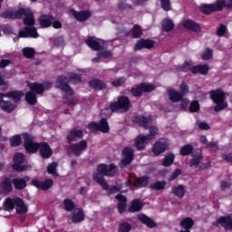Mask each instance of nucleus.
<instances>
[{"instance_id":"obj_24","label":"nucleus","mask_w":232,"mask_h":232,"mask_svg":"<svg viewBox=\"0 0 232 232\" xmlns=\"http://www.w3.org/2000/svg\"><path fill=\"white\" fill-rule=\"evenodd\" d=\"M135 148L138 151H142L146 149V144L150 139L146 135L140 134L135 138Z\"/></svg>"},{"instance_id":"obj_40","label":"nucleus","mask_w":232,"mask_h":232,"mask_svg":"<svg viewBox=\"0 0 232 232\" xmlns=\"http://www.w3.org/2000/svg\"><path fill=\"white\" fill-rule=\"evenodd\" d=\"M27 86L30 88L31 92L34 93H36L37 95H41L42 93H44V85L43 83L39 82H30L27 84Z\"/></svg>"},{"instance_id":"obj_53","label":"nucleus","mask_w":232,"mask_h":232,"mask_svg":"<svg viewBox=\"0 0 232 232\" xmlns=\"http://www.w3.org/2000/svg\"><path fill=\"white\" fill-rule=\"evenodd\" d=\"M10 144L13 148H15L17 146H21L23 144V138H21V135H14L10 139Z\"/></svg>"},{"instance_id":"obj_12","label":"nucleus","mask_w":232,"mask_h":232,"mask_svg":"<svg viewBox=\"0 0 232 232\" xmlns=\"http://www.w3.org/2000/svg\"><path fill=\"white\" fill-rule=\"evenodd\" d=\"M70 14L78 21V23H86L90 17H92V11L90 10H81L77 11L74 8L70 9Z\"/></svg>"},{"instance_id":"obj_2","label":"nucleus","mask_w":232,"mask_h":232,"mask_svg":"<svg viewBox=\"0 0 232 232\" xmlns=\"http://www.w3.org/2000/svg\"><path fill=\"white\" fill-rule=\"evenodd\" d=\"M56 82L57 88L62 90V92L66 93V95H73L74 92L73 89L70 86V82L72 84H79L82 82V77H81V74L72 72L71 73L70 80L64 75H60L58 76Z\"/></svg>"},{"instance_id":"obj_42","label":"nucleus","mask_w":232,"mask_h":232,"mask_svg":"<svg viewBox=\"0 0 232 232\" xmlns=\"http://www.w3.org/2000/svg\"><path fill=\"white\" fill-rule=\"evenodd\" d=\"M25 101L27 104H31V106H35V104H37V94L32 91L26 92Z\"/></svg>"},{"instance_id":"obj_1","label":"nucleus","mask_w":232,"mask_h":232,"mask_svg":"<svg viewBox=\"0 0 232 232\" xmlns=\"http://www.w3.org/2000/svg\"><path fill=\"white\" fill-rule=\"evenodd\" d=\"M84 139V131L81 129L72 128L69 130V133L66 136L67 145L65 150L67 151V155H73L74 157H81L86 150H88V142ZM76 140H80L76 142ZM76 142V143H72Z\"/></svg>"},{"instance_id":"obj_45","label":"nucleus","mask_w":232,"mask_h":232,"mask_svg":"<svg viewBox=\"0 0 232 232\" xmlns=\"http://www.w3.org/2000/svg\"><path fill=\"white\" fill-rule=\"evenodd\" d=\"M218 8L222 12L224 8H227V10H232V0H217Z\"/></svg>"},{"instance_id":"obj_34","label":"nucleus","mask_w":232,"mask_h":232,"mask_svg":"<svg viewBox=\"0 0 232 232\" xmlns=\"http://www.w3.org/2000/svg\"><path fill=\"white\" fill-rule=\"evenodd\" d=\"M183 28L186 30H190L191 32H200V25L197 24V22H194L193 20H186L182 24Z\"/></svg>"},{"instance_id":"obj_29","label":"nucleus","mask_w":232,"mask_h":232,"mask_svg":"<svg viewBox=\"0 0 232 232\" xmlns=\"http://www.w3.org/2000/svg\"><path fill=\"white\" fill-rule=\"evenodd\" d=\"M85 44H87V46L89 48H91V50H93V52H102V45H101V43H99L97 40H95V38L93 36H89L85 40Z\"/></svg>"},{"instance_id":"obj_51","label":"nucleus","mask_w":232,"mask_h":232,"mask_svg":"<svg viewBox=\"0 0 232 232\" xmlns=\"http://www.w3.org/2000/svg\"><path fill=\"white\" fill-rule=\"evenodd\" d=\"M23 56L25 57V59H34L35 55V49L32 47H24L22 50Z\"/></svg>"},{"instance_id":"obj_36","label":"nucleus","mask_w":232,"mask_h":232,"mask_svg":"<svg viewBox=\"0 0 232 232\" xmlns=\"http://www.w3.org/2000/svg\"><path fill=\"white\" fill-rule=\"evenodd\" d=\"M18 197L15 198H6L4 201L5 211H14L15 209V205L17 203Z\"/></svg>"},{"instance_id":"obj_13","label":"nucleus","mask_w":232,"mask_h":232,"mask_svg":"<svg viewBox=\"0 0 232 232\" xmlns=\"http://www.w3.org/2000/svg\"><path fill=\"white\" fill-rule=\"evenodd\" d=\"M31 186H34L36 189H40V191H48V189L53 188V179H45L44 181L32 179Z\"/></svg>"},{"instance_id":"obj_18","label":"nucleus","mask_w":232,"mask_h":232,"mask_svg":"<svg viewBox=\"0 0 232 232\" xmlns=\"http://www.w3.org/2000/svg\"><path fill=\"white\" fill-rule=\"evenodd\" d=\"M199 10L205 15H211V14H215V12H220L218 8V4L216 1L215 4H203L199 7Z\"/></svg>"},{"instance_id":"obj_49","label":"nucleus","mask_w":232,"mask_h":232,"mask_svg":"<svg viewBox=\"0 0 232 232\" xmlns=\"http://www.w3.org/2000/svg\"><path fill=\"white\" fill-rule=\"evenodd\" d=\"M194 148L191 144L184 145L180 148L179 153L182 157H188L193 153Z\"/></svg>"},{"instance_id":"obj_46","label":"nucleus","mask_w":232,"mask_h":232,"mask_svg":"<svg viewBox=\"0 0 232 232\" xmlns=\"http://www.w3.org/2000/svg\"><path fill=\"white\" fill-rule=\"evenodd\" d=\"M195 226V221L191 218H185L180 221V227L189 231Z\"/></svg>"},{"instance_id":"obj_52","label":"nucleus","mask_w":232,"mask_h":232,"mask_svg":"<svg viewBox=\"0 0 232 232\" xmlns=\"http://www.w3.org/2000/svg\"><path fill=\"white\" fill-rule=\"evenodd\" d=\"M159 135V129L155 126L149 127V134L145 135L149 140H153Z\"/></svg>"},{"instance_id":"obj_44","label":"nucleus","mask_w":232,"mask_h":232,"mask_svg":"<svg viewBox=\"0 0 232 232\" xmlns=\"http://www.w3.org/2000/svg\"><path fill=\"white\" fill-rule=\"evenodd\" d=\"M202 152H198L196 154L192 155V159L189 160V164L191 167H195L197 168L198 166H199L200 162H202Z\"/></svg>"},{"instance_id":"obj_22","label":"nucleus","mask_w":232,"mask_h":232,"mask_svg":"<svg viewBox=\"0 0 232 232\" xmlns=\"http://www.w3.org/2000/svg\"><path fill=\"white\" fill-rule=\"evenodd\" d=\"M53 21H55V17L52 14H42L39 17V23L42 28H50Z\"/></svg>"},{"instance_id":"obj_19","label":"nucleus","mask_w":232,"mask_h":232,"mask_svg":"<svg viewBox=\"0 0 232 232\" xmlns=\"http://www.w3.org/2000/svg\"><path fill=\"white\" fill-rule=\"evenodd\" d=\"M138 220H140V222H141V224H143L144 226H146V227H149L150 229L159 227V224H157V222H155V220H153L151 218H150L146 214L138 215Z\"/></svg>"},{"instance_id":"obj_9","label":"nucleus","mask_w":232,"mask_h":232,"mask_svg":"<svg viewBox=\"0 0 232 232\" xmlns=\"http://www.w3.org/2000/svg\"><path fill=\"white\" fill-rule=\"evenodd\" d=\"M98 173L93 175H100V177H115L117 174V166L114 163H111L108 167L106 164H100L97 167Z\"/></svg>"},{"instance_id":"obj_14","label":"nucleus","mask_w":232,"mask_h":232,"mask_svg":"<svg viewBox=\"0 0 232 232\" xmlns=\"http://www.w3.org/2000/svg\"><path fill=\"white\" fill-rule=\"evenodd\" d=\"M151 121H153V117L151 115L147 117L144 115H136L132 119V122H134V124H138V126L143 128L144 130H150Z\"/></svg>"},{"instance_id":"obj_30","label":"nucleus","mask_w":232,"mask_h":232,"mask_svg":"<svg viewBox=\"0 0 232 232\" xmlns=\"http://www.w3.org/2000/svg\"><path fill=\"white\" fill-rule=\"evenodd\" d=\"M24 95V92H23L22 91H10L6 93H3L0 92V97H8L9 99L14 100V102H19Z\"/></svg>"},{"instance_id":"obj_50","label":"nucleus","mask_w":232,"mask_h":232,"mask_svg":"<svg viewBox=\"0 0 232 232\" xmlns=\"http://www.w3.org/2000/svg\"><path fill=\"white\" fill-rule=\"evenodd\" d=\"M166 186H168V182L166 181H156L150 185V189L155 191H161L162 189H166Z\"/></svg>"},{"instance_id":"obj_39","label":"nucleus","mask_w":232,"mask_h":232,"mask_svg":"<svg viewBox=\"0 0 232 232\" xmlns=\"http://www.w3.org/2000/svg\"><path fill=\"white\" fill-rule=\"evenodd\" d=\"M84 220V210L82 208H77L76 211L72 213V224H81Z\"/></svg>"},{"instance_id":"obj_38","label":"nucleus","mask_w":232,"mask_h":232,"mask_svg":"<svg viewBox=\"0 0 232 232\" xmlns=\"http://www.w3.org/2000/svg\"><path fill=\"white\" fill-rule=\"evenodd\" d=\"M135 189L146 188L150 184V178L148 176H141L134 180Z\"/></svg>"},{"instance_id":"obj_25","label":"nucleus","mask_w":232,"mask_h":232,"mask_svg":"<svg viewBox=\"0 0 232 232\" xmlns=\"http://www.w3.org/2000/svg\"><path fill=\"white\" fill-rule=\"evenodd\" d=\"M143 208H144V202H142L139 198H135L131 200L130 205L128 208V212L139 213L140 211H142Z\"/></svg>"},{"instance_id":"obj_32","label":"nucleus","mask_w":232,"mask_h":232,"mask_svg":"<svg viewBox=\"0 0 232 232\" xmlns=\"http://www.w3.org/2000/svg\"><path fill=\"white\" fill-rule=\"evenodd\" d=\"M89 86L92 90H99V91L106 90V88H108V85L106 84V82H104L102 80L97 79V78L91 80L89 82Z\"/></svg>"},{"instance_id":"obj_41","label":"nucleus","mask_w":232,"mask_h":232,"mask_svg":"<svg viewBox=\"0 0 232 232\" xmlns=\"http://www.w3.org/2000/svg\"><path fill=\"white\" fill-rule=\"evenodd\" d=\"M24 24L26 26H34L35 24V18L34 17V13L30 9H27V13L23 19Z\"/></svg>"},{"instance_id":"obj_35","label":"nucleus","mask_w":232,"mask_h":232,"mask_svg":"<svg viewBox=\"0 0 232 232\" xmlns=\"http://www.w3.org/2000/svg\"><path fill=\"white\" fill-rule=\"evenodd\" d=\"M171 193L178 198H182L183 197H186V193H188V190H186V186L178 185L171 188Z\"/></svg>"},{"instance_id":"obj_56","label":"nucleus","mask_w":232,"mask_h":232,"mask_svg":"<svg viewBox=\"0 0 232 232\" xmlns=\"http://www.w3.org/2000/svg\"><path fill=\"white\" fill-rule=\"evenodd\" d=\"M132 227L131 224L124 221L119 225L118 232H130L131 231Z\"/></svg>"},{"instance_id":"obj_62","label":"nucleus","mask_w":232,"mask_h":232,"mask_svg":"<svg viewBox=\"0 0 232 232\" xmlns=\"http://www.w3.org/2000/svg\"><path fill=\"white\" fill-rule=\"evenodd\" d=\"M160 6L164 12L171 11V0H160Z\"/></svg>"},{"instance_id":"obj_26","label":"nucleus","mask_w":232,"mask_h":232,"mask_svg":"<svg viewBox=\"0 0 232 232\" xmlns=\"http://www.w3.org/2000/svg\"><path fill=\"white\" fill-rule=\"evenodd\" d=\"M125 37H131L132 39H140L142 37V27L139 24H134L130 31L124 34Z\"/></svg>"},{"instance_id":"obj_8","label":"nucleus","mask_w":232,"mask_h":232,"mask_svg":"<svg viewBox=\"0 0 232 232\" xmlns=\"http://www.w3.org/2000/svg\"><path fill=\"white\" fill-rule=\"evenodd\" d=\"M155 86L150 83L141 82L130 89L132 97H140L142 93H151L154 92Z\"/></svg>"},{"instance_id":"obj_59","label":"nucleus","mask_w":232,"mask_h":232,"mask_svg":"<svg viewBox=\"0 0 232 232\" xmlns=\"http://www.w3.org/2000/svg\"><path fill=\"white\" fill-rule=\"evenodd\" d=\"M202 61H210L213 59V50L211 48H207L206 52L201 54Z\"/></svg>"},{"instance_id":"obj_15","label":"nucleus","mask_w":232,"mask_h":232,"mask_svg":"<svg viewBox=\"0 0 232 232\" xmlns=\"http://www.w3.org/2000/svg\"><path fill=\"white\" fill-rule=\"evenodd\" d=\"M212 226L215 227L221 226L226 231H232V218L231 216H221L212 223Z\"/></svg>"},{"instance_id":"obj_31","label":"nucleus","mask_w":232,"mask_h":232,"mask_svg":"<svg viewBox=\"0 0 232 232\" xmlns=\"http://www.w3.org/2000/svg\"><path fill=\"white\" fill-rule=\"evenodd\" d=\"M167 93L171 102H180V101H182V98L184 97L180 92L173 88H169L167 90Z\"/></svg>"},{"instance_id":"obj_16","label":"nucleus","mask_w":232,"mask_h":232,"mask_svg":"<svg viewBox=\"0 0 232 232\" xmlns=\"http://www.w3.org/2000/svg\"><path fill=\"white\" fill-rule=\"evenodd\" d=\"M12 179L5 177L0 182V195H4L5 197L10 195L12 191H14Z\"/></svg>"},{"instance_id":"obj_47","label":"nucleus","mask_w":232,"mask_h":232,"mask_svg":"<svg viewBox=\"0 0 232 232\" xmlns=\"http://www.w3.org/2000/svg\"><path fill=\"white\" fill-rule=\"evenodd\" d=\"M161 26L163 28V32H171V30L175 28V24L171 19H164L162 21Z\"/></svg>"},{"instance_id":"obj_54","label":"nucleus","mask_w":232,"mask_h":232,"mask_svg":"<svg viewBox=\"0 0 232 232\" xmlns=\"http://www.w3.org/2000/svg\"><path fill=\"white\" fill-rule=\"evenodd\" d=\"M200 111V103L198 101L194 100L190 102L189 107H188V111L190 113H197V111Z\"/></svg>"},{"instance_id":"obj_27","label":"nucleus","mask_w":232,"mask_h":232,"mask_svg":"<svg viewBox=\"0 0 232 232\" xmlns=\"http://www.w3.org/2000/svg\"><path fill=\"white\" fill-rule=\"evenodd\" d=\"M209 65L203 64V65H193L189 68V71L193 75H197V73H199L200 75H208L209 73Z\"/></svg>"},{"instance_id":"obj_23","label":"nucleus","mask_w":232,"mask_h":232,"mask_svg":"<svg viewBox=\"0 0 232 232\" xmlns=\"http://www.w3.org/2000/svg\"><path fill=\"white\" fill-rule=\"evenodd\" d=\"M169 148L168 141L161 140L160 141H156L153 145L152 151L154 155H160L164 153Z\"/></svg>"},{"instance_id":"obj_57","label":"nucleus","mask_w":232,"mask_h":232,"mask_svg":"<svg viewBox=\"0 0 232 232\" xmlns=\"http://www.w3.org/2000/svg\"><path fill=\"white\" fill-rule=\"evenodd\" d=\"M227 34V26L224 24H220L217 29V35L218 37H224Z\"/></svg>"},{"instance_id":"obj_3","label":"nucleus","mask_w":232,"mask_h":232,"mask_svg":"<svg viewBox=\"0 0 232 232\" xmlns=\"http://www.w3.org/2000/svg\"><path fill=\"white\" fill-rule=\"evenodd\" d=\"M132 106L131 101H130L128 96L120 95L116 102L110 103V110L112 113L116 111L126 113L131 110Z\"/></svg>"},{"instance_id":"obj_7","label":"nucleus","mask_w":232,"mask_h":232,"mask_svg":"<svg viewBox=\"0 0 232 232\" xmlns=\"http://www.w3.org/2000/svg\"><path fill=\"white\" fill-rule=\"evenodd\" d=\"M24 160H25L24 154L21 152H16L13 158L14 164L12 166V169H14V171H17L18 173H23V171H27L28 164H24Z\"/></svg>"},{"instance_id":"obj_4","label":"nucleus","mask_w":232,"mask_h":232,"mask_svg":"<svg viewBox=\"0 0 232 232\" xmlns=\"http://www.w3.org/2000/svg\"><path fill=\"white\" fill-rule=\"evenodd\" d=\"M210 99L216 104L214 107V111L218 113V111H222V110H226L227 108V103L226 102V92L221 89L212 90L210 92Z\"/></svg>"},{"instance_id":"obj_11","label":"nucleus","mask_w":232,"mask_h":232,"mask_svg":"<svg viewBox=\"0 0 232 232\" xmlns=\"http://www.w3.org/2000/svg\"><path fill=\"white\" fill-rule=\"evenodd\" d=\"M87 128L92 131H102V133L110 132V124L108 123V120L106 118H102L99 123L95 121L90 122Z\"/></svg>"},{"instance_id":"obj_33","label":"nucleus","mask_w":232,"mask_h":232,"mask_svg":"<svg viewBox=\"0 0 232 232\" xmlns=\"http://www.w3.org/2000/svg\"><path fill=\"white\" fill-rule=\"evenodd\" d=\"M5 96H0V108L3 110V111H5L6 113H12L15 108H17V105L11 103L10 102H6L3 99Z\"/></svg>"},{"instance_id":"obj_6","label":"nucleus","mask_w":232,"mask_h":232,"mask_svg":"<svg viewBox=\"0 0 232 232\" xmlns=\"http://www.w3.org/2000/svg\"><path fill=\"white\" fill-rule=\"evenodd\" d=\"M122 159L119 162V167L121 169L128 168L135 159V151L130 147H125L121 150Z\"/></svg>"},{"instance_id":"obj_28","label":"nucleus","mask_w":232,"mask_h":232,"mask_svg":"<svg viewBox=\"0 0 232 232\" xmlns=\"http://www.w3.org/2000/svg\"><path fill=\"white\" fill-rule=\"evenodd\" d=\"M26 180H30V177L25 176L24 179L23 178L13 179L12 182L14 189H17L18 191L24 189L27 186Z\"/></svg>"},{"instance_id":"obj_55","label":"nucleus","mask_w":232,"mask_h":232,"mask_svg":"<svg viewBox=\"0 0 232 232\" xmlns=\"http://www.w3.org/2000/svg\"><path fill=\"white\" fill-rule=\"evenodd\" d=\"M63 207L65 211H73L75 209V203L73 200L66 198L63 200Z\"/></svg>"},{"instance_id":"obj_60","label":"nucleus","mask_w":232,"mask_h":232,"mask_svg":"<svg viewBox=\"0 0 232 232\" xmlns=\"http://www.w3.org/2000/svg\"><path fill=\"white\" fill-rule=\"evenodd\" d=\"M27 13H28V9L20 8L14 13V19H23Z\"/></svg>"},{"instance_id":"obj_58","label":"nucleus","mask_w":232,"mask_h":232,"mask_svg":"<svg viewBox=\"0 0 232 232\" xmlns=\"http://www.w3.org/2000/svg\"><path fill=\"white\" fill-rule=\"evenodd\" d=\"M126 82V78L123 76L119 77L118 79L113 80L111 84L115 88H121L122 84Z\"/></svg>"},{"instance_id":"obj_48","label":"nucleus","mask_w":232,"mask_h":232,"mask_svg":"<svg viewBox=\"0 0 232 232\" xmlns=\"http://www.w3.org/2000/svg\"><path fill=\"white\" fill-rule=\"evenodd\" d=\"M58 166H59V164H57V162H55V161L49 163L47 166V173L49 175H53V177H59V173H57Z\"/></svg>"},{"instance_id":"obj_17","label":"nucleus","mask_w":232,"mask_h":232,"mask_svg":"<svg viewBox=\"0 0 232 232\" xmlns=\"http://www.w3.org/2000/svg\"><path fill=\"white\" fill-rule=\"evenodd\" d=\"M39 155L42 159H50L53 155V150L48 142L42 141L38 149Z\"/></svg>"},{"instance_id":"obj_20","label":"nucleus","mask_w":232,"mask_h":232,"mask_svg":"<svg viewBox=\"0 0 232 232\" xmlns=\"http://www.w3.org/2000/svg\"><path fill=\"white\" fill-rule=\"evenodd\" d=\"M18 37L37 39L39 37V33H37V28L35 27H24V31H20Z\"/></svg>"},{"instance_id":"obj_61","label":"nucleus","mask_w":232,"mask_h":232,"mask_svg":"<svg viewBox=\"0 0 232 232\" xmlns=\"http://www.w3.org/2000/svg\"><path fill=\"white\" fill-rule=\"evenodd\" d=\"M179 90H180V93L183 97H186V95H188V93H189V86L188 85V83H186V82H182L179 85Z\"/></svg>"},{"instance_id":"obj_64","label":"nucleus","mask_w":232,"mask_h":232,"mask_svg":"<svg viewBox=\"0 0 232 232\" xmlns=\"http://www.w3.org/2000/svg\"><path fill=\"white\" fill-rule=\"evenodd\" d=\"M179 106L182 111H188V106H189V99L183 97L182 100H180Z\"/></svg>"},{"instance_id":"obj_10","label":"nucleus","mask_w":232,"mask_h":232,"mask_svg":"<svg viewBox=\"0 0 232 232\" xmlns=\"http://www.w3.org/2000/svg\"><path fill=\"white\" fill-rule=\"evenodd\" d=\"M92 179L104 189L105 191H109V195H113L115 191H121V188L117 186H112L110 188V184H108V181H106V179L104 177L98 175V174H92Z\"/></svg>"},{"instance_id":"obj_43","label":"nucleus","mask_w":232,"mask_h":232,"mask_svg":"<svg viewBox=\"0 0 232 232\" xmlns=\"http://www.w3.org/2000/svg\"><path fill=\"white\" fill-rule=\"evenodd\" d=\"M174 162H175V154L170 152L164 157L162 160V166H164V168H169V166H172Z\"/></svg>"},{"instance_id":"obj_37","label":"nucleus","mask_w":232,"mask_h":232,"mask_svg":"<svg viewBox=\"0 0 232 232\" xmlns=\"http://www.w3.org/2000/svg\"><path fill=\"white\" fill-rule=\"evenodd\" d=\"M15 211L18 215H24V213H28V207L24 204V200L21 198H17Z\"/></svg>"},{"instance_id":"obj_63","label":"nucleus","mask_w":232,"mask_h":232,"mask_svg":"<svg viewBox=\"0 0 232 232\" xmlns=\"http://www.w3.org/2000/svg\"><path fill=\"white\" fill-rule=\"evenodd\" d=\"M182 175V169H176L172 174L169 177L168 180L169 182H172V180H176V179H179Z\"/></svg>"},{"instance_id":"obj_5","label":"nucleus","mask_w":232,"mask_h":232,"mask_svg":"<svg viewBox=\"0 0 232 232\" xmlns=\"http://www.w3.org/2000/svg\"><path fill=\"white\" fill-rule=\"evenodd\" d=\"M23 139L24 148L26 153H29V155H34L37 153V151H39V146L41 145V142L34 141L35 140V138L34 136L25 132L23 134Z\"/></svg>"},{"instance_id":"obj_21","label":"nucleus","mask_w":232,"mask_h":232,"mask_svg":"<svg viewBox=\"0 0 232 232\" xmlns=\"http://www.w3.org/2000/svg\"><path fill=\"white\" fill-rule=\"evenodd\" d=\"M116 200H118L117 209L120 215H122L124 211H126V208H128V198L122 194H118L115 196Z\"/></svg>"}]
</instances>
